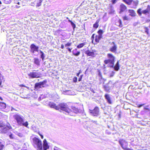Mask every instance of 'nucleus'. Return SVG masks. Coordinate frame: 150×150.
Wrapping results in <instances>:
<instances>
[{"label":"nucleus","mask_w":150,"mask_h":150,"mask_svg":"<svg viewBox=\"0 0 150 150\" xmlns=\"http://www.w3.org/2000/svg\"><path fill=\"white\" fill-rule=\"evenodd\" d=\"M13 117L16 121L18 125L21 126H23L29 128L28 127V122L26 121L24 122L23 117L22 116L18 114H16L13 116Z\"/></svg>","instance_id":"f257e3e1"},{"label":"nucleus","mask_w":150,"mask_h":150,"mask_svg":"<svg viewBox=\"0 0 150 150\" xmlns=\"http://www.w3.org/2000/svg\"><path fill=\"white\" fill-rule=\"evenodd\" d=\"M32 144L37 150H42V145L41 140L36 137L32 139Z\"/></svg>","instance_id":"f03ea898"},{"label":"nucleus","mask_w":150,"mask_h":150,"mask_svg":"<svg viewBox=\"0 0 150 150\" xmlns=\"http://www.w3.org/2000/svg\"><path fill=\"white\" fill-rule=\"evenodd\" d=\"M107 56L109 59L108 60H105L104 62L105 64H108V66L110 67H113L114 66L115 57L112 54H108Z\"/></svg>","instance_id":"7ed1b4c3"},{"label":"nucleus","mask_w":150,"mask_h":150,"mask_svg":"<svg viewBox=\"0 0 150 150\" xmlns=\"http://www.w3.org/2000/svg\"><path fill=\"white\" fill-rule=\"evenodd\" d=\"M61 110H64L68 114H70L71 111L68 107L66 103H61L59 104V106Z\"/></svg>","instance_id":"20e7f679"},{"label":"nucleus","mask_w":150,"mask_h":150,"mask_svg":"<svg viewBox=\"0 0 150 150\" xmlns=\"http://www.w3.org/2000/svg\"><path fill=\"white\" fill-rule=\"evenodd\" d=\"M150 12V6L148 5L147 8L144 10H142L141 8H140L138 9L137 11V13L139 16H141L142 14L144 15H147L149 14Z\"/></svg>","instance_id":"39448f33"},{"label":"nucleus","mask_w":150,"mask_h":150,"mask_svg":"<svg viewBox=\"0 0 150 150\" xmlns=\"http://www.w3.org/2000/svg\"><path fill=\"white\" fill-rule=\"evenodd\" d=\"M47 82V81L46 80H44L42 82L36 83L34 87L35 89L38 90L40 88L45 87Z\"/></svg>","instance_id":"423d86ee"},{"label":"nucleus","mask_w":150,"mask_h":150,"mask_svg":"<svg viewBox=\"0 0 150 150\" xmlns=\"http://www.w3.org/2000/svg\"><path fill=\"white\" fill-rule=\"evenodd\" d=\"M99 108L97 107H96L93 110H89V114L93 116L97 117L99 115Z\"/></svg>","instance_id":"0eeeda50"},{"label":"nucleus","mask_w":150,"mask_h":150,"mask_svg":"<svg viewBox=\"0 0 150 150\" xmlns=\"http://www.w3.org/2000/svg\"><path fill=\"white\" fill-rule=\"evenodd\" d=\"M119 142L122 148L125 150H126L128 146V143L125 140L120 139L119 141Z\"/></svg>","instance_id":"6e6552de"},{"label":"nucleus","mask_w":150,"mask_h":150,"mask_svg":"<svg viewBox=\"0 0 150 150\" xmlns=\"http://www.w3.org/2000/svg\"><path fill=\"white\" fill-rule=\"evenodd\" d=\"M41 74L39 72H30L28 74L30 78H38L40 77Z\"/></svg>","instance_id":"1a4fd4ad"},{"label":"nucleus","mask_w":150,"mask_h":150,"mask_svg":"<svg viewBox=\"0 0 150 150\" xmlns=\"http://www.w3.org/2000/svg\"><path fill=\"white\" fill-rule=\"evenodd\" d=\"M30 48V52L33 54H34L35 52H38L39 51V47L33 44L31 45Z\"/></svg>","instance_id":"9d476101"},{"label":"nucleus","mask_w":150,"mask_h":150,"mask_svg":"<svg viewBox=\"0 0 150 150\" xmlns=\"http://www.w3.org/2000/svg\"><path fill=\"white\" fill-rule=\"evenodd\" d=\"M43 146L42 149L43 150H47L49 148V146L46 139H44L43 141Z\"/></svg>","instance_id":"9b49d317"},{"label":"nucleus","mask_w":150,"mask_h":150,"mask_svg":"<svg viewBox=\"0 0 150 150\" xmlns=\"http://www.w3.org/2000/svg\"><path fill=\"white\" fill-rule=\"evenodd\" d=\"M10 127H9L8 126L2 127L0 129V131L2 133H6L8 132Z\"/></svg>","instance_id":"f8f14e48"},{"label":"nucleus","mask_w":150,"mask_h":150,"mask_svg":"<svg viewBox=\"0 0 150 150\" xmlns=\"http://www.w3.org/2000/svg\"><path fill=\"white\" fill-rule=\"evenodd\" d=\"M48 105L51 108H54L56 110H58L59 108L58 106H56L55 103H54L50 102Z\"/></svg>","instance_id":"ddd939ff"},{"label":"nucleus","mask_w":150,"mask_h":150,"mask_svg":"<svg viewBox=\"0 0 150 150\" xmlns=\"http://www.w3.org/2000/svg\"><path fill=\"white\" fill-rule=\"evenodd\" d=\"M112 43L113 44V46L110 48V50L113 53H115L116 51L117 46L114 42H112Z\"/></svg>","instance_id":"4468645a"},{"label":"nucleus","mask_w":150,"mask_h":150,"mask_svg":"<svg viewBox=\"0 0 150 150\" xmlns=\"http://www.w3.org/2000/svg\"><path fill=\"white\" fill-rule=\"evenodd\" d=\"M85 53L87 56L91 57L95 56V54L93 52H91L88 50H86L85 51Z\"/></svg>","instance_id":"2eb2a0df"},{"label":"nucleus","mask_w":150,"mask_h":150,"mask_svg":"<svg viewBox=\"0 0 150 150\" xmlns=\"http://www.w3.org/2000/svg\"><path fill=\"white\" fill-rule=\"evenodd\" d=\"M120 13H121L122 12L125 11L127 9L126 7L123 4H122L120 6Z\"/></svg>","instance_id":"dca6fc26"},{"label":"nucleus","mask_w":150,"mask_h":150,"mask_svg":"<svg viewBox=\"0 0 150 150\" xmlns=\"http://www.w3.org/2000/svg\"><path fill=\"white\" fill-rule=\"evenodd\" d=\"M40 60L38 58H35L34 59V63L37 65L39 66L40 65Z\"/></svg>","instance_id":"f3484780"},{"label":"nucleus","mask_w":150,"mask_h":150,"mask_svg":"<svg viewBox=\"0 0 150 150\" xmlns=\"http://www.w3.org/2000/svg\"><path fill=\"white\" fill-rule=\"evenodd\" d=\"M105 97L107 100V102L109 104H112V102L109 95L106 94L105 95Z\"/></svg>","instance_id":"a211bd4d"},{"label":"nucleus","mask_w":150,"mask_h":150,"mask_svg":"<svg viewBox=\"0 0 150 150\" xmlns=\"http://www.w3.org/2000/svg\"><path fill=\"white\" fill-rule=\"evenodd\" d=\"M128 12L129 13V16L132 17H134L136 16V13L135 11L133 10L129 9L128 10Z\"/></svg>","instance_id":"6ab92c4d"},{"label":"nucleus","mask_w":150,"mask_h":150,"mask_svg":"<svg viewBox=\"0 0 150 150\" xmlns=\"http://www.w3.org/2000/svg\"><path fill=\"white\" fill-rule=\"evenodd\" d=\"M6 107V105L5 103L0 102V109H4Z\"/></svg>","instance_id":"aec40b11"},{"label":"nucleus","mask_w":150,"mask_h":150,"mask_svg":"<svg viewBox=\"0 0 150 150\" xmlns=\"http://www.w3.org/2000/svg\"><path fill=\"white\" fill-rule=\"evenodd\" d=\"M71 108L73 112L75 113H77L79 112V110L76 108L72 106Z\"/></svg>","instance_id":"412c9836"},{"label":"nucleus","mask_w":150,"mask_h":150,"mask_svg":"<svg viewBox=\"0 0 150 150\" xmlns=\"http://www.w3.org/2000/svg\"><path fill=\"white\" fill-rule=\"evenodd\" d=\"M102 37L100 35H96L95 38V40L97 42H98L99 40L102 38Z\"/></svg>","instance_id":"4be33fe9"},{"label":"nucleus","mask_w":150,"mask_h":150,"mask_svg":"<svg viewBox=\"0 0 150 150\" xmlns=\"http://www.w3.org/2000/svg\"><path fill=\"white\" fill-rule=\"evenodd\" d=\"M100 20L98 19L97 20L95 23H94L93 25V27L95 28H98V23L99 22Z\"/></svg>","instance_id":"5701e85b"},{"label":"nucleus","mask_w":150,"mask_h":150,"mask_svg":"<svg viewBox=\"0 0 150 150\" xmlns=\"http://www.w3.org/2000/svg\"><path fill=\"white\" fill-rule=\"evenodd\" d=\"M40 52L41 53L40 57L42 59V60H43L44 59L45 57V54L41 50H40Z\"/></svg>","instance_id":"b1692460"},{"label":"nucleus","mask_w":150,"mask_h":150,"mask_svg":"<svg viewBox=\"0 0 150 150\" xmlns=\"http://www.w3.org/2000/svg\"><path fill=\"white\" fill-rule=\"evenodd\" d=\"M114 69L116 71H118L119 69V63L117 62L115 65L114 67Z\"/></svg>","instance_id":"393cba45"},{"label":"nucleus","mask_w":150,"mask_h":150,"mask_svg":"<svg viewBox=\"0 0 150 150\" xmlns=\"http://www.w3.org/2000/svg\"><path fill=\"white\" fill-rule=\"evenodd\" d=\"M86 44V43L85 42H83L80 44L79 45H78L77 46V47L78 48H80L82 47L84 45Z\"/></svg>","instance_id":"a878e982"},{"label":"nucleus","mask_w":150,"mask_h":150,"mask_svg":"<svg viewBox=\"0 0 150 150\" xmlns=\"http://www.w3.org/2000/svg\"><path fill=\"white\" fill-rule=\"evenodd\" d=\"M43 0H38V2L36 5L37 7H39L41 6V3Z\"/></svg>","instance_id":"bb28decb"},{"label":"nucleus","mask_w":150,"mask_h":150,"mask_svg":"<svg viewBox=\"0 0 150 150\" xmlns=\"http://www.w3.org/2000/svg\"><path fill=\"white\" fill-rule=\"evenodd\" d=\"M123 19L124 20L128 21L130 20V18L129 16H125L122 17Z\"/></svg>","instance_id":"cd10ccee"},{"label":"nucleus","mask_w":150,"mask_h":150,"mask_svg":"<svg viewBox=\"0 0 150 150\" xmlns=\"http://www.w3.org/2000/svg\"><path fill=\"white\" fill-rule=\"evenodd\" d=\"M14 132L16 134L20 137H22L23 136V134L22 133H19L17 131H15Z\"/></svg>","instance_id":"c85d7f7f"},{"label":"nucleus","mask_w":150,"mask_h":150,"mask_svg":"<svg viewBox=\"0 0 150 150\" xmlns=\"http://www.w3.org/2000/svg\"><path fill=\"white\" fill-rule=\"evenodd\" d=\"M123 1L125 2L128 5L131 4L132 2V0H123Z\"/></svg>","instance_id":"c756f323"},{"label":"nucleus","mask_w":150,"mask_h":150,"mask_svg":"<svg viewBox=\"0 0 150 150\" xmlns=\"http://www.w3.org/2000/svg\"><path fill=\"white\" fill-rule=\"evenodd\" d=\"M4 145L3 143L0 142V150H3L4 147Z\"/></svg>","instance_id":"7c9ffc66"},{"label":"nucleus","mask_w":150,"mask_h":150,"mask_svg":"<svg viewBox=\"0 0 150 150\" xmlns=\"http://www.w3.org/2000/svg\"><path fill=\"white\" fill-rule=\"evenodd\" d=\"M4 3L6 4H10L11 2V0H2Z\"/></svg>","instance_id":"2f4dec72"},{"label":"nucleus","mask_w":150,"mask_h":150,"mask_svg":"<svg viewBox=\"0 0 150 150\" xmlns=\"http://www.w3.org/2000/svg\"><path fill=\"white\" fill-rule=\"evenodd\" d=\"M98 33L99 34V35L102 37V35L103 33V31L101 30H100L98 31Z\"/></svg>","instance_id":"473e14b6"},{"label":"nucleus","mask_w":150,"mask_h":150,"mask_svg":"<svg viewBox=\"0 0 150 150\" xmlns=\"http://www.w3.org/2000/svg\"><path fill=\"white\" fill-rule=\"evenodd\" d=\"M80 52L79 51H78L76 53H75L74 51H73V54L74 55L76 56H78L80 54Z\"/></svg>","instance_id":"72a5a7b5"},{"label":"nucleus","mask_w":150,"mask_h":150,"mask_svg":"<svg viewBox=\"0 0 150 150\" xmlns=\"http://www.w3.org/2000/svg\"><path fill=\"white\" fill-rule=\"evenodd\" d=\"M118 23L119 24L118 25L120 27H122V24L121 21L120 20V19L118 21Z\"/></svg>","instance_id":"f704fd0d"},{"label":"nucleus","mask_w":150,"mask_h":150,"mask_svg":"<svg viewBox=\"0 0 150 150\" xmlns=\"http://www.w3.org/2000/svg\"><path fill=\"white\" fill-rule=\"evenodd\" d=\"M71 25H72V27L73 28V29H74V28H76V25L75 24H74L73 22H71Z\"/></svg>","instance_id":"c9c22d12"},{"label":"nucleus","mask_w":150,"mask_h":150,"mask_svg":"<svg viewBox=\"0 0 150 150\" xmlns=\"http://www.w3.org/2000/svg\"><path fill=\"white\" fill-rule=\"evenodd\" d=\"M19 86L21 87H25L28 89H29V87L25 86V85H23V84L20 85H19Z\"/></svg>","instance_id":"e433bc0d"},{"label":"nucleus","mask_w":150,"mask_h":150,"mask_svg":"<svg viewBox=\"0 0 150 150\" xmlns=\"http://www.w3.org/2000/svg\"><path fill=\"white\" fill-rule=\"evenodd\" d=\"M54 150H62L60 148H59L57 147L54 146Z\"/></svg>","instance_id":"4c0bfd02"},{"label":"nucleus","mask_w":150,"mask_h":150,"mask_svg":"<svg viewBox=\"0 0 150 150\" xmlns=\"http://www.w3.org/2000/svg\"><path fill=\"white\" fill-rule=\"evenodd\" d=\"M90 121L91 122H92L96 125H98V123H97V121L93 120H91Z\"/></svg>","instance_id":"58836bf2"},{"label":"nucleus","mask_w":150,"mask_h":150,"mask_svg":"<svg viewBox=\"0 0 150 150\" xmlns=\"http://www.w3.org/2000/svg\"><path fill=\"white\" fill-rule=\"evenodd\" d=\"M71 45V43L68 42L67 44L65 45V47L67 46H70Z\"/></svg>","instance_id":"ea45409f"},{"label":"nucleus","mask_w":150,"mask_h":150,"mask_svg":"<svg viewBox=\"0 0 150 150\" xmlns=\"http://www.w3.org/2000/svg\"><path fill=\"white\" fill-rule=\"evenodd\" d=\"M105 90L107 91H108L110 90V88L109 87H106L105 86Z\"/></svg>","instance_id":"a19ab883"},{"label":"nucleus","mask_w":150,"mask_h":150,"mask_svg":"<svg viewBox=\"0 0 150 150\" xmlns=\"http://www.w3.org/2000/svg\"><path fill=\"white\" fill-rule=\"evenodd\" d=\"M77 78L76 77H75L73 79V81L74 82H76L77 81Z\"/></svg>","instance_id":"79ce46f5"},{"label":"nucleus","mask_w":150,"mask_h":150,"mask_svg":"<svg viewBox=\"0 0 150 150\" xmlns=\"http://www.w3.org/2000/svg\"><path fill=\"white\" fill-rule=\"evenodd\" d=\"M9 137L11 139H13L14 138V137L13 136V134H11L9 135Z\"/></svg>","instance_id":"37998d69"},{"label":"nucleus","mask_w":150,"mask_h":150,"mask_svg":"<svg viewBox=\"0 0 150 150\" xmlns=\"http://www.w3.org/2000/svg\"><path fill=\"white\" fill-rule=\"evenodd\" d=\"M115 74V72L114 71H112V73L110 75V77H112Z\"/></svg>","instance_id":"c03bdc74"},{"label":"nucleus","mask_w":150,"mask_h":150,"mask_svg":"<svg viewBox=\"0 0 150 150\" xmlns=\"http://www.w3.org/2000/svg\"><path fill=\"white\" fill-rule=\"evenodd\" d=\"M117 0H112V2L113 4H115L117 2Z\"/></svg>","instance_id":"a18cd8bd"},{"label":"nucleus","mask_w":150,"mask_h":150,"mask_svg":"<svg viewBox=\"0 0 150 150\" xmlns=\"http://www.w3.org/2000/svg\"><path fill=\"white\" fill-rule=\"evenodd\" d=\"M91 91L92 92H93L94 93H96L95 91L93 89H92L91 90Z\"/></svg>","instance_id":"49530a36"},{"label":"nucleus","mask_w":150,"mask_h":150,"mask_svg":"<svg viewBox=\"0 0 150 150\" xmlns=\"http://www.w3.org/2000/svg\"><path fill=\"white\" fill-rule=\"evenodd\" d=\"M80 71H81V70H79V73H77V76H79V75L80 74Z\"/></svg>","instance_id":"de8ad7c7"},{"label":"nucleus","mask_w":150,"mask_h":150,"mask_svg":"<svg viewBox=\"0 0 150 150\" xmlns=\"http://www.w3.org/2000/svg\"><path fill=\"white\" fill-rule=\"evenodd\" d=\"M67 49H68V51L70 52H71V49H70V48H69L68 47L67 48Z\"/></svg>","instance_id":"09e8293b"},{"label":"nucleus","mask_w":150,"mask_h":150,"mask_svg":"<svg viewBox=\"0 0 150 150\" xmlns=\"http://www.w3.org/2000/svg\"><path fill=\"white\" fill-rule=\"evenodd\" d=\"M81 79H82V77H80L79 78V79H78V81H80L81 80Z\"/></svg>","instance_id":"8fccbe9b"},{"label":"nucleus","mask_w":150,"mask_h":150,"mask_svg":"<svg viewBox=\"0 0 150 150\" xmlns=\"http://www.w3.org/2000/svg\"><path fill=\"white\" fill-rule=\"evenodd\" d=\"M61 47L62 49H63L64 48V46L63 45H61Z\"/></svg>","instance_id":"3c124183"},{"label":"nucleus","mask_w":150,"mask_h":150,"mask_svg":"<svg viewBox=\"0 0 150 150\" xmlns=\"http://www.w3.org/2000/svg\"><path fill=\"white\" fill-rule=\"evenodd\" d=\"M40 135L41 136V138L42 139H43V136L42 135Z\"/></svg>","instance_id":"603ef678"},{"label":"nucleus","mask_w":150,"mask_h":150,"mask_svg":"<svg viewBox=\"0 0 150 150\" xmlns=\"http://www.w3.org/2000/svg\"><path fill=\"white\" fill-rule=\"evenodd\" d=\"M41 100V97H40L39 98H38V100H39V101H40V100Z\"/></svg>","instance_id":"864d4df0"},{"label":"nucleus","mask_w":150,"mask_h":150,"mask_svg":"<svg viewBox=\"0 0 150 150\" xmlns=\"http://www.w3.org/2000/svg\"><path fill=\"white\" fill-rule=\"evenodd\" d=\"M126 150H133L132 149H129V148H128V149H126Z\"/></svg>","instance_id":"5fc2aeb1"},{"label":"nucleus","mask_w":150,"mask_h":150,"mask_svg":"<svg viewBox=\"0 0 150 150\" xmlns=\"http://www.w3.org/2000/svg\"><path fill=\"white\" fill-rule=\"evenodd\" d=\"M68 21H69V22H70L71 23V22H72L71 21V20H68Z\"/></svg>","instance_id":"6e6d98bb"},{"label":"nucleus","mask_w":150,"mask_h":150,"mask_svg":"<svg viewBox=\"0 0 150 150\" xmlns=\"http://www.w3.org/2000/svg\"><path fill=\"white\" fill-rule=\"evenodd\" d=\"M2 4V3L1 1H0V7H1V5Z\"/></svg>","instance_id":"4d7b16f0"},{"label":"nucleus","mask_w":150,"mask_h":150,"mask_svg":"<svg viewBox=\"0 0 150 150\" xmlns=\"http://www.w3.org/2000/svg\"><path fill=\"white\" fill-rule=\"evenodd\" d=\"M14 109L12 107H11V110H14Z\"/></svg>","instance_id":"13d9d810"},{"label":"nucleus","mask_w":150,"mask_h":150,"mask_svg":"<svg viewBox=\"0 0 150 150\" xmlns=\"http://www.w3.org/2000/svg\"><path fill=\"white\" fill-rule=\"evenodd\" d=\"M143 105H140L139 106V107H141Z\"/></svg>","instance_id":"bf43d9fd"},{"label":"nucleus","mask_w":150,"mask_h":150,"mask_svg":"<svg viewBox=\"0 0 150 150\" xmlns=\"http://www.w3.org/2000/svg\"><path fill=\"white\" fill-rule=\"evenodd\" d=\"M17 4H19H19H20V2H18L17 3Z\"/></svg>","instance_id":"052dcab7"},{"label":"nucleus","mask_w":150,"mask_h":150,"mask_svg":"<svg viewBox=\"0 0 150 150\" xmlns=\"http://www.w3.org/2000/svg\"><path fill=\"white\" fill-rule=\"evenodd\" d=\"M104 68H105L106 67H105V65H104Z\"/></svg>","instance_id":"680f3d73"},{"label":"nucleus","mask_w":150,"mask_h":150,"mask_svg":"<svg viewBox=\"0 0 150 150\" xmlns=\"http://www.w3.org/2000/svg\"><path fill=\"white\" fill-rule=\"evenodd\" d=\"M0 99H1V100H2V98H1V97H0Z\"/></svg>","instance_id":"e2e57ef3"},{"label":"nucleus","mask_w":150,"mask_h":150,"mask_svg":"<svg viewBox=\"0 0 150 150\" xmlns=\"http://www.w3.org/2000/svg\"><path fill=\"white\" fill-rule=\"evenodd\" d=\"M82 76H83V75H81V76L80 77H81L82 78Z\"/></svg>","instance_id":"0e129e2a"},{"label":"nucleus","mask_w":150,"mask_h":150,"mask_svg":"<svg viewBox=\"0 0 150 150\" xmlns=\"http://www.w3.org/2000/svg\"><path fill=\"white\" fill-rule=\"evenodd\" d=\"M94 35V34H93V35H92V36Z\"/></svg>","instance_id":"69168bd1"}]
</instances>
